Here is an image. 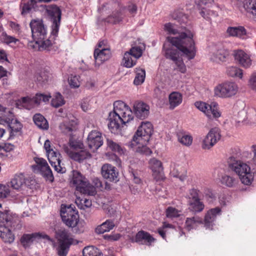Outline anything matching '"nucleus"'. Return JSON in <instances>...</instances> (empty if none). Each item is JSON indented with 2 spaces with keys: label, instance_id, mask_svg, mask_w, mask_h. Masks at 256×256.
<instances>
[{
  "label": "nucleus",
  "instance_id": "f257e3e1",
  "mask_svg": "<svg viewBox=\"0 0 256 256\" xmlns=\"http://www.w3.org/2000/svg\"><path fill=\"white\" fill-rule=\"evenodd\" d=\"M172 18L180 25L178 28H174L175 24L166 23L164 29L169 34H178L177 36H168L166 40L172 46L178 49L182 55L188 60L194 59L196 55V47L194 36V33L186 27L188 16L182 12L176 10L172 14Z\"/></svg>",
  "mask_w": 256,
  "mask_h": 256
},
{
  "label": "nucleus",
  "instance_id": "f03ea898",
  "mask_svg": "<svg viewBox=\"0 0 256 256\" xmlns=\"http://www.w3.org/2000/svg\"><path fill=\"white\" fill-rule=\"evenodd\" d=\"M31 28L32 38L35 42V46H33L34 48H38V50H48L50 47L54 39V36L50 40L48 38H47V27L45 26L42 20H32L30 24Z\"/></svg>",
  "mask_w": 256,
  "mask_h": 256
},
{
  "label": "nucleus",
  "instance_id": "7ed1b4c3",
  "mask_svg": "<svg viewBox=\"0 0 256 256\" xmlns=\"http://www.w3.org/2000/svg\"><path fill=\"white\" fill-rule=\"evenodd\" d=\"M132 112L126 106V110H118V111H112L109 113L108 127L112 133L117 134L121 128L133 120Z\"/></svg>",
  "mask_w": 256,
  "mask_h": 256
},
{
  "label": "nucleus",
  "instance_id": "20e7f679",
  "mask_svg": "<svg viewBox=\"0 0 256 256\" xmlns=\"http://www.w3.org/2000/svg\"><path fill=\"white\" fill-rule=\"evenodd\" d=\"M228 163L229 168L238 176L242 184L248 186L252 184L254 175L250 172V168L248 165L233 156L228 158Z\"/></svg>",
  "mask_w": 256,
  "mask_h": 256
},
{
  "label": "nucleus",
  "instance_id": "39448f33",
  "mask_svg": "<svg viewBox=\"0 0 256 256\" xmlns=\"http://www.w3.org/2000/svg\"><path fill=\"white\" fill-rule=\"evenodd\" d=\"M72 173L70 184L76 188V191L88 196H93L96 194V188L80 172L73 170Z\"/></svg>",
  "mask_w": 256,
  "mask_h": 256
},
{
  "label": "nucleus",
  "instance_id": "423d86ee",
  "mask_svg": "<svg viewBox=\"0 0 256 256\" xmlns=\"http://www.w3.org/2000/svg\"><path fill=\"white\" fill-rule=\"evenodd\" d=\"M48 20L52 22L51 36H58L62 18V11L56 4L48 6L46 9Z\"/></svg>",
  "mask_w": 256,
  "mask_h": 256
},
{
  "label": "nucleus",
  "instance_id": "0eeeda50",
  "mask_svg": "<svg viewBox=\"0 0 256 256\" xmlns=\"http://www.w3.org/2000/svg\"><path fill=\"white\" fill-rule=\"evenodd\" d=\"M154 132L152 124L149 122H142L132 136V141L136 144H146Z\"/></svg>",
  "mask_w": 256,
  "mask_h": 256
},
{
  "label": "nucleus",
  "instance_id": "6e6552de",
  "mask_svg": "<svg viewBox=\"0 0 256 256\" xmlns=\"http://www.w3.org/2000/svg\"><path fill=\"white\" fill-rule=\"evenodd\" d=\"M238 90L234 82H226L218 85L214 88V94L220 98H228L234 96Z\"/></svg>",
  "mask_w": 256,
  "mask_h": 256
},
{
  "label": "nucleus",
  "instance_id": "1a4fd4ad",
  "mask_svg": "<svg viewBox=\"0 0 256 256\" xmlns=\"http://www.w3.org/2000/svg\"><path fill=\"white\" fill-rule=\"evenodd\" d=\"M72 205L61 208L60 216L64 223L70 228L74 227V224L79 218L78 210H76Z\"/></svg>",
  "mask_w": 256,
  "mask_h": 256
},
{
  "label": "nucleus",
  "instance_id": "9d476101",
  "mask_svg": "<svg viewBox=\"0 0 256 256\" xmlns=\"http://www.w3.org/2000/svg\"><path fill=\"white\" fill-rule=\"evenodd\" d=\"M41 239H46L54 243V240L44 232H34L32 234H24L20 238V242L24 248H29L34 241H38Z\"/></svg>",
  "mask_w": 256,
  "mask_h": 256
},
{
  "label": "nucleus",
  "instance_id": "9b49d317",
  "mask_svg": "<svg viewBox=\"0 0 256 256\" xmlns=\"http://www.w3.org/2000/svg\"><path fill=\"white\" fill-rule=\"evenodd\" d=\"M220 130L218 128L210 130L202 140V147L204 150H210L220 139Z\"/></svg>",
  "mask_w": 256,
  "mask_h": 256
},
{
  "label": "nucleus",
  "instance_id": "f8f14e48",
  "mask_svg": "<svg viewBox=\"0 0 256 256\" xmlns=\"http://www.w3.org/2000/svg\"><path fill=\"white\" fill-rule=\"evenodd\" d=\"M18 221L17 215L9 209L0 210V226L14 228Z\"/></svg>",
  "mask_w": 256,
  "mask_h": 256
},
{
  "label": "nucleus",
  "instance_id": "ddd939ff",
  "mask_svg": "<svg viewBox=\"0 0 256 256\" xmlns=\"http://www.w3.org/2000/svg\"><path fill=\"white\" fill-rule=\"evenodd\" d=\"M102 177L110 182H117L119 180V172L117 168L114 166L106 164L101 168Z\"/></svg>",
  "mask_w": 256,
  "mask_h": 256
},
{
  "label": "nucleus",
  "instance_id": "4468645a",
  "mask_svg": "<svg viewBox=\"0 0 256 256\" xmlns=\"http://www.w3.org/2000/svg\"><path fill=\"white\" fill-rule=\"evenodd\" d=\"M228 56V52L225 50L222 44H218L214 46L211 52L210 60L214 62L220 63L226 62Z\"/></svg>",
  "mask_w": 256,
  "mask_h": 256
},
{
  "label": "nucleus",
  "instance_id": "2eb2a0df",
  "mask_svg": "<svg viewBox=\"0 0 256 256\" xmlns=\"http://www.w3.org/2000/svg\"><path fill=\"white\" fill-rule=\"evenodd\" d=\"M221 208L218 206L211 208L207 212L204 218V226L206 229H212L216 218L221 215Z\"/></svg>",
  "mask_w": 256,
  "mask_h": 256
},
{
  "label": "nucleus",
  "instance_id": "dca6fc26",
  "mask_svg": "<svg viewBox=\"0 0 256 256\" xmlns=\"http://www.w3.org/2000/svg\"><path fill=\"white\" fill-rule=\"evenodd\" d=\"M87 143L88 148L94 152L97 150L103 144L101 134L96 130L92 131L88 135Z\"/></svg>",
  "mask_w": 256,
  "mask_h": 256
},
{
  "label": "nucleus",
  "instance_id": "f3484780",
  "mask_svg": "<svg viewBox=\"0 0 256 256\" xmlns=\"http://www.w3.org/2000/svg\"><path fill=\"white\" fill-rule=\"evenodd\" d=\"M133 112L138 118L143 120L150 114V106L144 102H136L134 104Z\"/></svg>",
  "mask_w": 256,
  "mask_h": 256
},
{
  "label": "nucleus",
  "instance_id": "a211bd4d",
  "mask_svg": "<svg viewBox=\"0 0 256 256\" xmlns=\"http://www.w3.org/2000/svg\"><path fill=\"white\" fill-rule=\"evenodd\" d=\"M234 56L236 62L242 66L248 68L252 65V60L250 56L242 50H235Z\"/></svg>",
  "mask_w": 256,
  "mask_h": 256
},
{
  "label": "nucleus",
  "instance_id": "6ab92c4d",
  "mask_svg": "<svg viewBox=\"0 0 256 256\" xmlns=\"http://www.w3.org/2000/svg\"><path fill=\"white\" fill-rule=\"evenodd\" d=\"M94 56L96 64L100 66L110 58L111 52L110 50L108 48H102V49L96 48L94 50Z\"/></svg>",
  "mask_w": 256,
  "mask_h": 256
},
{
  "label": "nucleus",
  "instance_id": "aec40b11",
  "mask_svg": "<svg viewBox=\"0 0 256 256\" xmlns=\"http://www.w3.org/2000/svg\"><path fill=\"white\" fill-rule=\"evenodd\" d=\"M155 240L148 232L142 230L136 234L134 242L139 244L150 246Z\"/></svg>",
  "mask_w": 256,
  "mask_h": 256
},
{
  "label": "nucleus",
  "instance_id": "412c9836",
  "mask_svg": "<svg viewBox=\"0 0 256 256\" xmlns=\"http://www.w3.org/2000/svg\"><path fill=\"white\" fill-rule=\"evenodd\" d=\"M226 32L230 36L238 37L241 39L246 38L247 31L242 26H229Z\"/></svg>",
  "mask_w": 256,
  "mask_h": 256
},
{
  "label": "nucleus",
  "instance_id": "4be33fe9",
  "mask_svg": "<svg viewBox=\"0 0 256 256\" xmlns=\"http://www.w3.org/2000/svg\"><path fill=\"white\" fill-rule=\"evenodd\" d=\"M163 50L164 52V57L168 60H170L173 61L174 62H177L178 60L181 58H180V52H181V56H183L182 53L176 48H163Z\"/></svg>",
  "mask_w": 256,
  "mask_h": 256
},
{
  "label": "nucleus",
  "instance_id": "5701e85b",
  "mask_svg": "<svg viewBox=\"0 0 256 256\" xmlns=\"http://www.w3.org/2000/svg\"><path fill=\"white\" fill-rule=\"evenodd\" d=\"M10 226H0V237L6 243H12L15 238Z\"/></svg>",
  "mask_w": 256,
  "mask_h": 256
},
{
  "label": "nucleus",
  "instance_id": "b1692460",
  "mask_svg": "<svg viewBox=\"0 0 256 256\" xmlns=\"http://www.w3.org/2000/svg\"><path fill=\"white\" fill-rule=\"evenodd\" d=\"M220 182L228 188H235L238 184L239 180L233 175L224 174L220 178Z\"/></svg>",
  "mask_w": 256,
  "mask_h": 256
},
{
  "label": "nucleus",
  "instance_id": "393cba45",
  "mask_svg": "<svg viewBox=\"0 0 256 256\" xmlns=\"http://www.w3.org/2000/svg\"><path fill=\"white\" fill-rule=\"evenodd\" d=\"M28 180L22 174H16L11 180L8 186L15 190H19L23 186L26 184V182Z\"/></svg>",
  "mask_w": 256,
  "mask_h": 256
},
{
  "label": "nucleus",
  "instance_id": "a878e982",
  "mask_svg": "<svg viewBox=\"0 0 256 256\" xmlns=\"http://www.w3.org/2000/svg\"><path fill=\"white\" fill-rule=\"evenodd\" d=\"M70 233L66 229H60L56 232V238L58 243L70 242H74V238L70 236Z\"/></svg>",
  "mask_w": 256,
  "mask_h": 256
},
{
  "label": "nucleus",
  "instance_id": "bb28decb",
  "mask_svg": "<svg viewBox=\"0 0 256 256\" xmlns=\"http://www.w3.org/2000/svg\"><path fill=\"white\" fill-rule=\"evenodd\" d=\"M168 99L170 108L173 110L182 103V96L180 93L174 92L169 95Z\"/></svg>",
  "mask_w": 256,
  "mask_h": 256
},
{
  "label": "nucleus",
  "instance_id": "cd10ccee",
  "mask_svg": "<svg viewBox=\"0 0 256 256\" xmlns=\"http://www.w3.org/2000/svg\"><path fill=\"white\" fill-rule=\"evenodd\" d=\"M33 121L38 128L42 130H48V124L45 118L40 114H36L33 116Z\"/></svg>",
  "mask_w": 256,
  "mask_h": 256
},
{
  "label": "nucleus",
  "instance_id": "c85d7f7f",
  "mask_svg": "<svg viewBox=\"0 0 256 256\" xmlns=\"http://www.w3.org/2000/svg\"><path fill=\"white\" fill-rule=\"evenodd\" d=\"M114 226V222L110 220H108L102 224L98 226L95 230L96 233L102 234L106 232H109Z\"/></svg>",
  "mask_w": 256,
  "mask_h": 256
},
{
  "label": "nucleus",
  "instance_id": "c756f323",
  "mask_svg": "<svg viewBox=\"0 0 256 256\" xmlns=\"http://www.w3.org/2000/svg\"><path fill=\"white\" fill-rule=\"evenodd\" d=\"M218 106V104L216 102H212L210 104L206 114L210 119L218 118L220 116Z\"/></svg>",
  "mask_w": 256,
  "mask_h": 256
},
{
  "label": "nucleus",
  "instance_id": "7c9ffc66",
  "mask_svg": "<svg viewBox=\"0 0 256 256\" xmlns=\"http://www.w3.org/2000/svg\"><path fill=\"white\" fill-rule=\"evenodd\" d=\"M83 256H103V254L97 248L90 246H86L82 250Z\"/></svg>",
  "mask_w": 256,
  "mask_h": 256
},
{
  "label": "nucleus",
  "instance_id": "2f4dec72",
  "mask_svg": "<svg viewBox=\"0 0 256 256\" xmlns=\"http://www.w3.org/2000/svg\"><path fill=\"white\" fill-rule=\"evenodd\" d=\"M188 209L190 211L197 213L202 212L204 208V205L202 202L200 200H196V201H188Z\"/></svg>",
  "mask_w": 256,
  "mask_h": 256
},
{
  "label": "nucleus",
  "instance_id": "473e14b6",
  "mask_svg": "<svg viewBox=\"0 0 256 256\" xmlns=\"http://www.w3.org/2000/svg\"><path fill=\"white\" fill-rule=\"evenodd\" d=\"M132 56L129 52H126L122 58L124 66L127 68H130L136 64L137 60L136 58H132Z\"/></svg>",
  "mask_w": 256,
  "mask_h": 256
},
{
  "label": "nucleus",
  "instance_id": "72a5a7b5",
  "mask_svg": "<svg viewBox=\"0 0 256 256\" xmlns=\"http://www.w3.org/2000/svg\"><path fill=\"white\" fill-rule=\"evenodd\" d=\"M22 126V124L17 119H15L12 126H9L10 136L8 139L13 138L16 136V133L21 132Z\"/></svg>",
  "mask_w": 256,
  "mask_h": 256
},
{
  "label": "nucleus",
  "instance_id": "f704fd0d",
  "mask_svg": "<svg viewBox=\"0 0 256 256\" xmlns=\"http://www.w3.org/2000/svg\"><path fill=\"white\" fill-rule=\"evenodd\" d=\"M90 156V154L88 152L80 150L78 152H74L71 153V158L75 161L79 162H82L84 160Z\"/></svg>",
  "mask_w": 256,
  "mask_h": 256
},
{
  "label": "nucleus",
  "instance_id": "c9c22d12",
  "mask_svg": "<svg viewBox=\"0 0 256 256\" xmlns=\"http://www.w3.org/2000/svg\"><path fill=\"white\" fill-rule=\"evenodd\" d=\"M136 76L134 80V84L138 86L142 84L145 80L146 71L142 68H136Z\"/></svg>",
  "mask_w": 256,
  "mask_h": 256
},
{
  "label": "nucleus",
  "instance_id": "e433bc0d",
  "mask_svg": "<svg viewBox=\"0 0 256 256\" xmlns=\"http://www.w3.org/2000/svg\"><path fill=\"white\" fill-rule=\"evenodd\" d=\"M202 219L198 216H193L192 218H188L186 220V228L188 230H190L194 228V224H202Z\"/></svg>",
  "mask_w": 256,
  "mask_h": 256
},
{
  "label": "nucleus",
  "instance_id": "4c0bfd02",
  "mask_svg": "<svg viewBox=\"0 0 256 256\" xmlns=\"http://www.w3.org/2000/svg\"><path fill=\"white\" fill-rule=\"evenodd\" d=\"M244 6L248 12L256 16V0H245Z\"/></svg>",
  "mask_w": 256,
  "mask_h": 256
},
{
  "label": "nucleus",
  "instance_id": "58836bf2",
  "mask_svg": "<svg viewBox=\"0 0 256 256\" xmlns=\"http://www.w3.org/2000/svg\"><path fill=\"white\" fill-rule=\"evenodd\" d=\"M72 244L70 242L59 243L58 248V254L59 256H66L70 250V246Z\"/></svg>",
  "mask_w": 256,
  "mask_h": 256
},
{
  "label": "nucleus",
  "instance_id": "ea45409f",
  "mask_svg": "<svg viewBox=\"0 0 256 256\" xmlns=\"http://www.w3.org/2000/svg\"><path fill=\"white\" fill-rule=\"evenodd\" d=\"M76 203L78 208L81 210L90 208L92 205V200L87 198H77Z\"/></svg>",
  "mask_w": 256,
  "mask_h": 256
},
{
  "label": "nucleus",
  "instance_id": "a19ab883",
  "mask_svg": "<svg viewBox=\"0 0 256 256\" xmlns=\"http://www.w3.org/2000/svg\"><path fill=\"white\" fill-rule=\"evenodd\" d=\"M128 172L131 178H132L133 182L135 184H140L142 182L140 171L138 170H135L131 166H130Z\"/></svg>",
  "mask_w": 256,
  "mask_h": 256
},
{
  "label": "nucleus",
  "instance_id": "79ce46f5",
  "mask_svg": "<svg viewBox=\"0 0 256 256\" xmlns=\"http://www.w3.org/2000/svg\"><path fill=\"white\" fill-rule=\"evenodd\" d=\"M108 146L113 152L118 154H124L123 148L118 144L114 142L112 140L108 139L106 140Z\"/></svg>",
  "mask_w": 256,
  "mask_h": 256
},
{
  "label": "nucleus",
  "instance_id": "37998d69",
  "mask_svg": "<svg viewBox=\"0 0 256 256\" xmlns=\"http://www.w3.org/2000/svg\"><path fill=\"white\" fill-rule=\"evenodd\" d=\"M59 128L62 132L70 136L72 135L74 130L72 124H71L70 122L60 124Z\"/></svg>",
  "mask_w": 256,
  "mask_h": 256
},
{
  "label": "nucleus",
  "instance_id": "c03bdc74",
  "mask_svg": "<svg viewBox=\"0 0 256 256\" xmlns=\"http://www.w3.org/2000/svg\"><path fill=\"white\" fill-rule=\"evenodd\" d=\"M65 104L62 96L60 92H56L51 101V105L54 108H58Z\"/></svg>",
  "mask_w": 256,
  "mask_h": 256
},
{
  "label": "nucleus",
  "instance_id": "a18cd8bd",
  "mask_svg": "<svg viewBox=\"0 0 256 256\" xmlns=\"http://www.w3.org/2000/svg\"><path fill=\"white\" fill-rule=\"evenodd\" d=\"M227 74L231 77H238L242 78V70L236 66H230L227 68Z\"/></svg>",
  "mask_w": 256,
  "mask_h": 256
},
{
  "label": "nucleus",
  "instance_id": "49530a36",
  "mask_svg": "<svg viewBox=\"0 0 256 256\" xmlns=\"http://www.w3.org/2000/svg\"><path fill=\"white\" fill-rule=\"evenodd\" d=\"M48 78V75L42 72L36 73L34 76V80L41 86L47 82Z\"/></svg>",
  "mask_w": 256,
  "mask_h": 256
},
{
  "label": "nucleus",
  "instance_id": "de8ad7c7",
  "mask_svg": "<svg viewBox=\"0 0 256 256\" xmlns=\"http://www.w3.org/2000/svg\"><path fill=\"white\" fill-rule=\"evenodd\" d=\"M0 40L2 42L6 44H10L12 43L16 44V42H18L19 40L16 38L15 37L8 35L6 32H2Z\"/></svg>",
  "mask_w": 256,
  "mask_h": 256
},
{
  "label": "nucleus",
  "instance_id": "09e8293b",
  "mask_svg": "<svg viewBox=\"0 0 256 256\" xmlns=\"http://www.w3.org/2000/svg\"><path fill=\"white\" fill-rule=\"evenodd\" d=\"M34 6L32 5L29 2L23 4L22 3L20 5L21 14L22 16H25L30 12Z\"/></svg>",
  "mask_w": 256,
  "mask_h": 256
},
{
  "label": "nucleus",
  "instance_id": "8fccbe9b",
  "mask_svg": "<svg viewBox=\"0 0 256 256\" xmlns=\"http://www.w3.org/2000/svg\"><path fill=\"white\" fill-rule=\"evenodd\" d=\"M44 177L52 182L54 180V177L50 167L48 165L44 169L40 170Z\"/></svg>",
  "mask_w": 256,
  "mask_h": 256
},
{
  "label": "nucleus",
  "instance_id": "3c124183",
  "mask_svg": "<svg viewBox=\"0 0 256 256\" xmlns=\"http://www.w3.org/2000/svg\"><path fill=\"white\" fill-rule=\"evenodd\" d=\"M51 96L42 94H36L34 98V101L36 104H40L42 101L44 102H48Z\"/></svg>",
  "mask_w": 256,
  "mask_h": 256
},
{
  "label": "nucleus",
  "instance_id": "603ef678",
  "mask_svg": "<svg viewBox=\"0 0 256 256\" xmlns=\"http://www.w3.org/2000/svg\"><path fill=\"white\" fill-rule=\"evenodd\" d=\"M85 222L84 220H80L79 218L76 221V224H74V232L76 234H80L84 232Z\"/></svg>",
  "mask_w": 256,
  "mask_h": 256
},
{
  "label": "nucleus",
  "instance_id": "864d4df0",
  "mask_svg": "<svg viewBox=\"0 0 256 256\" xmlns=\"http://www.w3.org/2000/svg\"><path fill=\"white\" fill-rule=\"evenodd\" d=\"M49 162L51 166L54 168V170L60 174H64L66 172V169L64 167H62L60 166V163H58V162L52 161V160H49Z\"/></svg>",
  "mask_w": 256,
  "mask_h": 256
},
{
  "label": "nucleus",
  "instance_id": "5fc2aeb1",
  "mask_svg": "<svg viewBox=\"0 0 256 256\" xmlns=\"http://www.w3.org/2000/svg\"><path fill=\"white\" fill-rule=\"evenodd\" d=\"M134 58L138 59L142 54V50L140 46H132L128 51Z\"/></svg>",
  "mask_w": 256,
  "mask_h": 256
},
{
  "label": "nucleus",
  "instance_id": "6e6d98bb",
  "mask_svg": "<svg viewBox=\"0 0 256 256\" xmlns=\"http://www.w3.org/2000/svg\"><path fill=\"white\" fill-rule=\"evenodd\" d=\"M199 192L200 190L197 189L192 188L190 190L188 195V201L200 200Z\"/></svg>",
  "mask_w": 256,
  "mask_h": 256
},
{
  "label": "nucleus",
  "instance_id": "4d7b16f0",
  "mask_svg": "<svg viewBox=\"0 0 256 256\" xmlns=\"http://www.w3.org/2000/svg\"><path fill=\"white\" fill-rule=\"evenodd\" d=\"M166 216L168 218H176L179 216L178 210L170 206L166 210Z\"/></svg>",
  "mask_w": 256,
  "mask_h": 256
},
{
  "label": "nucleus",
  "instance_id": "13d9d810",
  "mask_svg": "<svg viewBox=\"0 0 256 256\" xmlns=\"http://www.w3.org/2000/svg\"><path fill=\"white\" fill-rule=\"evenodd\" d=\"M194 105L197 108L204 112L206 114L210 106V104L202 102H196Z\"/></svg>",
  "mask_w": 256,
  "mask_h": 256
},
{
  "label": "nucleus",
  "instance_id": "bf43d9fd",
  "mask_svg": "<svg viewBox=\"0 0 256 256\" xmlns=\"http://www.w3.org/2000/svg\"><path fill=\"white\" fill-rule=\"evenodd\" d=\"M178 141L184 145L190 146L192 144V138L188 135H184L181 138H178Z\"/></svg>",
  "mask_w": 256,
  "mask_h": 256
},
{
  "label": "nucleus",
  "instance_id": "052dcab7",
  "mask_svg": "<svg viewBox=\"0 0 256 256\" xmlns=\"http://www.w3.org/2000/svg\"><path fill=\"white\" fill-rule=\"evenodd\" d=\"M152 165L151 166V169L152 171H156L158 170H163L162 163L160 160H154L152 161Z\"/></svg>",
  "mask_w": 256,
  "mask_h": 256
},
{
  "label": "nucleus",
  "instance_id": "680f3d73",
  "mask_svg": "<svg viewBox=\"0 0 256 256\" xmlns=\"http://www.w3.org/2000/svg\"><path fill=\"white\" fill-rule=\"evenodd\" d=\"M174 64L177 66L180 72L184 74L186 72V66L182 58L175 62Z\"/></svg>",
  "mask_w": 256,
  "mask_h": 256
},
{
  "label": "nucleus",
  "instance_id": "e2e57ef3",
  "mask_svg": "<svg viewBox=\"0 0 256 256\" xmlns=\"http://www.w3.org/2000/svg\"><path fill=\"white\" fill-rule=\"evenodd\" d=\"M152 176L156 181H160L164 179L163 170L152 171Z\"/></svg>",
  "mask_w": 256,
  "mask_h": 256
},
{
  "label": "nucleus",
  "instance_id": "0e129e2a",
  "mask_svg": "<svg viewBox=\"0 0 256 256\" xmlns=\"http://www.w3.org/2000/svg\"><path fill=\"white\" fill-rule=\"evenodd\" d=\"M204 197L208 202L210 204L213 202L216 199L215 194L210 190H208L205 193Z\"/></svg>",
  "mask_w": 256,
  "mask_h": 256
},
{
  "label": "nucleus",
  "instance_id": "69168bd1",
  "mask_svg": "<svg viewBox=\"0 0 256 256\" xmlns=\"http://www.w3.org/2000/svg\"><path fill=\"white\" fill-rule=\"evenodd\" d=\"M138 152L146 156H150L152 153V150L146 146H142L138 148Z\"/></svg>",
  "mask_w": 256,
  "mask_h": 256
},
{
  "label": "nucleus",
  "instance_id": "338daca9",
  "mask_svg": "<svg viewBox=\"0 0 256 256\" xmlns=\"http://www.w3.org/2000/svg\"><path fill=\"white\" fill-rule=\"evenodd\" d=\"M36 162L37 164V166L38 168V170H40L41 169H44L46 166L48 165L46 161L44 158H38L37 160H36Z\"/></svg>",
  "mask_w": 256,
  "mask_h": 256
},
{
  "label": "nucleus",
  "instance_id": "774afa93",
  "mask_svg": "<svg viewBox=\"0 0 256 256\" xmlns=\"http://www.w3.org/2000/svg\"><path fill=\"white\" fill-rule=\"evenodd\" d=\"M252 88L256 90V72L252 73L249 80Z\"/></svg>",
  "mask_w": 256,
  "mask_h": 256
}]
</instances>
